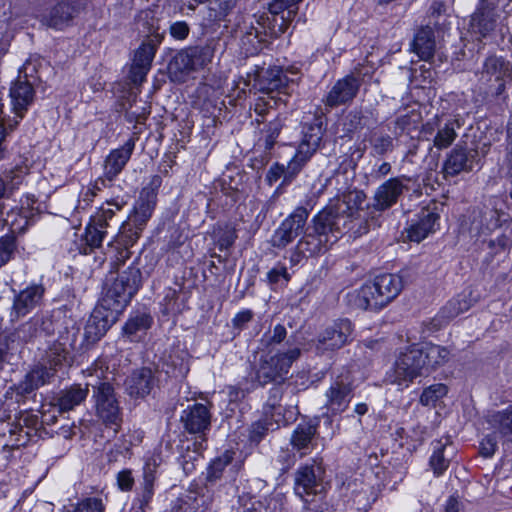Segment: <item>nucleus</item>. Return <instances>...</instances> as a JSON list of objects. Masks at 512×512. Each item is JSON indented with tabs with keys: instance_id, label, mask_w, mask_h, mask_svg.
<instances>
[{
	"instance_id": "nucleus-44",
	"label": "nucleus",
	"mask_w": 512,
	"mask_h": 512,
	"mask_svg": "<svg viewBox=\"0 0 512 512\" xmlns=\"http://www.w3.org/2000/svg\"><path fill=\"white\" fill-rule=\"evenodd\" d=\"M69 351L67 349V341H55L46 351V359L50 364L52 371L55 368L68 362Z\"/></svg>"
},
{
	"instance_id": "nucleus-30",
	"label": "nucleus",
	"mask_w": 512,
	"mask_h": 512,
	"mask_svg": "<svg viewBox=\"0 0 512 512\" xmlns=\"http://www.w3.org/2000/svg\"><path fill=\"white\" fill-rule=\"evenodd\" d=\"M88 387V384L83 387L80 384H73L61 390L55 398V406L59 412H69L84 402L89 393Z\"/></svg>"
},
{
	"instance_id": "nucleus-28",
	"label": "nucleus",
	"mask_w": 512,
	"mask_h": 512,
	"mask_svg": "<svg viewBox=\"0 0 512 512\" xmlns=\"http://www.w3.org/2000/svg\"><path fill=\"white\" fill-rule=\"evenodd\" d=\"M325 396L327 409L335 414L341 413L346 410L353 397V387L351 383L336 380L330 385Z\"/></svg>"
},
{
	"instance_id": "nucleus-32",
	"label": "nucleus",
	"mask_w": 512,
	"mask_h": 512,
	"mask_svg": "<svg viewBox=\"0 0 512 512\" xmlns=\"http://www.w3.org/2000/svg\"><path fill=\"white\" fill-rule=\"evenodd\" d=\"M38 212L32 207L21 206L20 208L12 209L5 219L6 223L10 226L12 233H24L28 226L33 223L34 217Z\"/></svg>"
},
{
	"instance_id": "nucleus-3",
	"label": "nucleus",
	"mask_w": 512,
	"mask_h": 512,
	"mask_svg": "<svg viewBox=\"0 0 512 512\" xmlns=\"http://www.w3.org/2000/svg\"><path fill=\"white\" fill-rule=\"evenodd\" d=\"M141 278L140 269L137 266H129L106 288L100 300L103 307L120 314L138 291Z\"/></svg>"
},
{
	"instance_id": "nucleus-25",
	"label": "nucleus",
	"mask_w": 512,
	"mask_h": 512,
	"mask_svg": "<svg viewBox=\"0 0 512 512\" xmlns=\"http://www.w3.org/2000/svg\"><path fill=\"white\" fill-rule=\"evenodd\" d=\"M497 19L496 4L488 0H481L471 16V27L476 33L486 37L494 31Z\"/></svg>"
},
{
	"instance_id": "nucleus-26",
	"label": "nucleus",
	"mask_w": 512,
	"mask_h": 512,
	"mask_svg": "<svg viewBox=\"0 0 512 512\" xmlns=\"http://www.w3.org/2000/svg\"><path fill=\"white\" fill-rule=\"evenodd\" d=\"M134 147L135 140L133 138H129L121 147L113 149L108 154L104 161V172L109 181H114L122 172L131 158Z\"/></svg>"
},
{
	"instance_id": "nucleus-39",
	"label": "nucleus",
	"mask_w": 512,
	"mask_h": 512,
	"mask_svg": "<svg viewBox=\"0 0 512 512\" xmlns=\"http://www.w3.org/2000/svg\"><path fill=\"white\" fill-rule=\"evenodd\" d=\"M25 174L26 171L20 166L9 171H5L3 175L0 176V199L7 197L18 188L22 183Z\"/></svg>"
},
{
	"instance_id": "nucleus-40",
	"label": "nucleus",
	"mask_w": 512,
	"mask_h": 512,
	"mask_svg": "<svg viewBox=\"0 0 512 512\" xmlns=\"http://www.w3.org/2000/svg\"><path fill=\"white\" fill-rule=\"evenodd\" d=\"M161 42V37L156 34L154 38H148L137 49L134 57L135 63L140 66L151 68L158 44Z\"/></svg>"
},
{
	"instance_id": "nucleus-11",
	"label": "nucleus",
	"mask_w": 512,
	"mask_h": 512,
	"mask_svg": "<svg viewBox=\"0 0 512 512\" xmlns=\"http://www.w3.org/2000/svg\"><path fill=\"white\" fill-rule=\"evenodd\" d=\"M353 332V325L348 319H339L321 331L316 340L315 348L318 353L335 351L345 346Z\"/></svg>"
},
{
	"instance_id": "nucleus-64",
	"label": "nucleus",
	"mask_w": 512,
	"mask_h": 512,
	"mask_svg": "<svg viewBox=\"0 0 512 512\" xmlns=\"http://www.w3.org/2000/svg\"><path fill=\"white\" fill-rule=\"evenodd\" d=\"M306 502V506L303 512H328L329 504L324 500V498L319 499L315 497L312 501L308 499H303Z\"/></svg>"
},
{
	"instance_id": "nucleus-52",
	"label": "nucleus",
	"mask_w": 512,
	"mask_h": 512,
	"mask_svg": "<svg viewBox=\"0 0 512 512\" xmlns=\"http://www.w3.org/2000/svg\"><path fill=\"white\" fill-rule=\"evenodd\" d=\"M105 229L106 228H102L99 225H97L96 223H94V221H92V220L90 221V223L86 227L84 239L86 241V244L91 249L98 248L101 246V243L106 234Z\"/></svg>"
},
{
	"instance_id": "nucleus-16",
	"label": "nucleus",
	"mask_w": 512,
	"mask_h": 512,
	"mask_svg": "<svg viewBox=\"0 0 512 512\" xmlns=\"http://www.w3.org/2000/svg\"><path fill=\"white\" fill-rule=\"evenodd\" d=\"M45 291L46 289L42 284L33 283L17 293L14 296L11 309L12 319L25 317L38 308L43 302Z\"/></svg>"
},
{
	"instance_id": "nucleus-31",
	"label": "nucleus",
	"mask_w": 512,
	"mask_h": 512,
	"mask_svg": "<svg viewBox=\"0 0 512 512\" xmlns=\"http://www.w3.org/2000/svg\"><path fill=\"white\" fill-rule=\"evenodd\" d=\"M505 77L512 80V64L495 55L487 57L483 63L480 80L488 83Z\"/></svg>"
},
{
	"instance_id": "nucleus-7",
	"label": "nucleus",
	"mask_w": 512,
	"mask_h": 512,
	"mask_svg": "<svg viewBox=\"0 0 512 512\" xmlns=\"http://www.w3.org/2000/svg\"><path fill=\"white\" fill-rule=\"evenodd\" d=\"M302 0H274L269 5L270 16H261L258 23L268 30L271 36L279 37L288 28L298 11ZM267 33V31H265Z\"/></svg>"
},
{
	"instance_id": "nucleus-37",
	"label": "nucleus",
	"mask_w": 512,
	"mask_h": 512,
	"mask_svg": "<svg viewBox=\"0 0 512 512\" xmlns=\"http://www.w3.org/2000/svg\"><path fill=\"white\" fill-rule=\"evenodd\" d=\"M461 124L458 119H450L444 123L439 122L437 133L434 137V146L438 149L448 148L457 137V130Z\"/></svg>"
},
{
	"instance_id": "nucleus-33",
	"label": "nucleus",
	"mask_w": 512,
	"mask_h": 512,
	"mask_svg": "<svg viewBox=\"0 0 512 512\" xmlns=\"http://www.w3.org/2000/svg\"><path fill=\"white\" fill-rule=\"evenodd\" d=\"M420 349L422 350V360H424L426 374L443 366L450 357V351L440 345L427 344Z\"/></svg>"
},
{
	"instance_id": "nucleus-17",
	"label": "nucleus",
	"mask_w": 512,
	"mask_h": 512,
	"mask_svg": "<svg viewBox=\"0 0 512 512\" xmlns=\"http://www.w3.org/2000/svg\"><path fill=\"white\" fill-rule=\"evenodd\" d=\"M436 204L421 209L416 219L406 228L407 238L413 242H421L429 234L435 232L440 215Z\"/></svg>"
},
{
	"instance_id": "nucleus-15",
	"label": "nucleus",
	"mask_w": 512,
	"mask_h": 512,
	"mask_svg": "<svg viewBox=\"0 0 512 512\" xmlns=\"http://www.w3.org/2000/svg\"><path fill=\"white\" fill-rule=\"evenodd\" d=\"M410 178L402 175L390 178L382 183L375 191L372 208L375 211L383 212L394 206L404 191L408 190Z\"/></svg>"
},
{
	"instance_id": "nucleus-62",
	"label": "nucleus",
	"mask_w": 512,
	"mask_h": 512,
	"mask_svg": "<svg viewBox=\"0 0 512 512\" xmlns=\"http://www.w3.org/2000/svg\"><path fill=\"white\" fill-rule=\"evenodd\" d=\"M283 127L282 120L279 118H275L274 120L270 121L269 124L266 127V148L270 149L273 147L276 138L278 137L281 129Z\"/></svg>"
},
{
	"instance_id": "nucleus-36",
	"label": "nucleus",
	"mask_w": 512,
	"mask_h": 512,
	"mask_svg": "<svg viewBox=\"0 0 512 512\" xmlns=\"http://www.w3.org/2000/svg\"><path fill=\"white\" fill-rule=\"evenodd\" d=\"M220 46L219 38H210L204 45L188 47L196 70L210 63Z\"/></svg>"
},
{
	"instance_id": "nucleus-14",
	"label": "nucleus",
	"mask_w": 512,
	"mask_h": 512,
	"mask_svg": "<svg viewBox=\"0 0 512 512\" xmlns=\"http://www.w3.org/2000/svg\"><path fill=\"white\" fill-rule=\"evenodd\" d=\"M479 161V151L476 148H467L458 144L448 153L443 163L444 177H454L462 172H471Z\"/></svg>"
},
{
	"instance_id": "nucleus-4",
	"label": "nucleus",
	"mask_w": 512,
	"mask_h": 512,
	"mask_svg": "<svg viewBox=\"0 0 512 512\" xmlns=\"http://www.w3.org/2000/svg\"><path fill=\"white\" fill-rule=\"evenodd\" d=\"M301 355V349L293 347L285 352L263 355L260 358L256 378L260 384L282 385L288 378L289 370Z\"/></svg>"
},
{
	"instance_id": "nucleus-53",
	"label": "nucleus",
	"mask_w": 512,
	"mask_h": 512,
	"mask_svg": "<svg viewBox=\"0 0 512 512\" xmlns=\"http://www.w3.org/2000/svg\"><path fill=\"white\" fill-rule=\"evenodd\" d=\"M106 206H102L99 211L91 218L94 223L99 225L102 228H107L110 225V221L115 216L116 211L121 209V206L118 204H113L111 202H107Z\"/></svg>"
},
{
	"instance_id": "nucleus-59",
	"label": "nucleus",
	"mask_w": 512,
	"mask_h": 512,
	"mask_svg": "<svg viewBox=\"0 0 512 512\" xmlns=\"http://www.w3.org/2000/svg\"><path fill=\"white\" fill-rule=\"evenodd\" d=\"M161 459L159 456L152 455L146 458L143 467V483L154 484L155 474L159 467Z\"/></svg>"
},
{
	"instance_id": "nucleus-55",
	"label": "nucleus",
	"mask_w": 512,
	"mask_h": 512,
	"mask_svg": "<svg viewBox=\"0 0 512 512\" xmlns=\"http://www.w3.org/2000/svg\"><path fill=\"white\" fill-rule=\"evenodd\" d=\"M280 103L285 104V100L281 96H267V98H259L254 106L255 113L259 117H261V119H256L257 123H261L263 121V117L267 113L269 108H272L273 106H278Z\"/></svg>"
},
{
	"instance_id": "nucleus-5",
	"label": "nucleus",
	"mask_w": 512,
	"mask_h": 512,
	"mask_svg": "<svg viewBox=\"0 0 512 512\" xmlns=\"http://www.w3.org/2000/svg\"><path fill=\"white\" fill-rule=\"evenodd\" d=\"M426 375L422 350L411 346L401 351L393 367L386 373L385 380L390 384L408 387L417 377Z\"/></svg>"
},
{
	"instance_id": "nucleus-27",
	"label": "nucleus",
	"mask_w": 512,
	"mask_h": 512,
	"mask_svg": "<svg viewBox=\"0 0 512 512\" xmlns=\"http://www.w3.org/2000/svg\"><path fill=\"white\" fill-rule=\"evenodd\" d=\"M156 384L152 369L143 367L133 371L126 379V392L133 398H143L150 394Z\"/></svg>"
},
{
	"instance_id": "nucleus-20",
	"label": "nucleus",
	"mask_w": 512,
	"mask_h": 512,
	"mask_svg": "<svg viewBox=\"0 0 512 512\" xmlns=\"http://www.w3.org/2000/svg\"><path fill=\"white\" fill-rule=\"evenodd\" d=\"M181 422L189 434L204 436L211 426L210 409L202 404L195 403L188 406L181 414Z\"/></svg>"
},
{
	"instance_id": "nucleus-42",
	"label": "nucleus",
	"mask_w": 512,
	"mask_h": 512,
	"mask_svg": "<svg viewBox=\"0 0 512 512\" xmlns=\"http://www.w3.org/2000/svg\"><path fill=\"white\" fill-rule=\"evenodd\" d=\"M500 231L499 235L487 241L491 256L508 253L512 247V226H505V228Z\"/></svg>"
},
{
	"instance_id": "nucleus-1",
	"label": "nucleus",
	"mask_w": 512,
	"mask_h": 512,
	"mask_svg": "<svg viewBox=\"0 0 512 512\" xmlns=\"http://www.w3.org/2000/svg\"><path fill=\"white\" fill-rule=\"evenodd\" d=\"M366 195L361 190H348L337 194L311 220L304 235L290 255L292 265L303 257L325 253L338 241L346 229L360 236L369 231V222L362 215Z\"/></svg>"
},
{
	"instance_id": "nucleus-12",
	"label": "nucleus",
	"mask_w": 512,
	"mask_h": 512,
	"mask_svg": "<svg viewBox=\"0 0 512 512\" xmlns=\"http://www.w3.org/2000/svg\"><path fill=\"white\" fill-rule=\"evenodd\" d=\"M160 185L161 178L159 176H154L150 184L142 189L133 212L126 220L141 233L144 230L156 206L157 189Z\"/></svg>"
},
{
	"instance_id": "nucleus-34",
	"label": "nucleus",
	"mask_w": 512,
	"mask_h": 512,
	"mask_svg": "<svg viewBox=\"0 0 512 512\" xmlns=\"http://www.w3.org/2000/svg\"><path fill=\"white\" fill-rule=\"evenodd\" d=\"M413 51L422 59L429 60L434 55V32L429 26L422 27L416 33L413 41Z\"/></svg>"
},
{
	"instance_id": "nucleus-6",
	"label": "nucleus",
	"mask_w": 512,
	"mask_h": 512,
	"mask_svg": "<svg viewBox=\"0 0 512 512\" xmlns=\"http://www.w3.org/2000/svg\"><path fill=\"white\" fill-rule=\"evenodd\" d=\"M324 473V468L317 460L301 466L295 473L294 490L296 495L302 499L310 495L319 499L325 498Z\"/></svg>"
},
{
	"instance_id": "nucleus-57",
	"label": "nucleus",
	"mask_w": 512,
	"mask_h": 512,
	"mask_svg": "<svg viewBox=\"0 0 512 512\" xmlns=\"http://www.w3.org/2000/svg\"><path fill=\"white\" fill-rule=\"evenodd\" d=\"M102 500L95 497L85 498L73 505L72 511L68 512H104Z\"/></svg>"
},
{
	"instance_id": "nucleus-9",
	"label": "nucleus",
	"mask_w": 512,
	"mask_h": 512,
	"mask_svg": "<svg viewBox=\"0 0 512 512\" xmlns=\"http://www.w3.org/2000/svg\"><path fill=\"white\" fill-rule=\"evenodd\" d=\"M308 216V209L297 207L274 231L270 240L271 246L284 249L291 244L304 231Z\"/></svg>"
},
{
	"instance_id": "nucleus-43",
	"label": "nucleus",
	"mask_w": 512,
	"mask_h": 512,
	"mask_svg": "<svg viewBox=\"0 0 512 512\" xmlns=\"http://www.w3.org/2000/svg\"><path fill=\"white\" fill-rule=\"evenodd\" d=\"M369 143L373 156H385L394 150V139L389 134L374 132L371 134Z\"/></svg>"
},
{
	"instance_id": "nucleus-29",
	"label": "nucleus",
	"mask_w": 512,
	"mask_h": 512,
	"mask_svg": "<svg viewBox=\"0 0 512 512\" xmlns=\"http://www.w3.org/2000/svg\"><path fill=\"white\" fill-rule=\"evenodd\" d=\"M485 421L504 442L512 443V405L488 411Z\"/></svg>"
},
{
	"instance_id": "nucleus-47",
	"label": "nucleus",
	"mask_w": 512,
	"mask_h": 512,
	"mask_svg": "<svg viewBox=\"0 0 512 512\" xmlns=\"http://www.w3.org/2000/svg\"><path fill=\"white\" fill-rule=\"evenodd\" d=\"M446 445L437 441L434 445V451L430 457V467L436 476H440L449 466V459L444 455Z\"/></svg>"
},
{
	"instance_id": "nucleus-18",
	"label": "nucleus",
	"mask_w": 512,
	"mask_h": 512,
	"mask_svg": "<svg viewBox=\"0 0 512 512\" xmlns=\"http://www.w3.org/2000/svg\"><path fill=\"white\" fill-rule=\"evenodd\" d=\"M83 6L84 0H60L43 17V22L50 28L62 30L71 24Z\"/></svg>"
},
{
	"instance_id": "nucleus-8",
	"label": "nucleus",
	"mask_w": 512,
	"mask_h": 512,
	"mask_svg": "<svg viewBox=\"0 0 512 512\" xmlns=\"http://www.w3.org/2000/svg\"><path fill=\"white\" fill-rule=\"evenodd\" d=\"M93 388L96 416L106 426L119 427L122 421V413L114 393V388L108 382H101Z\"/></svg>"
},
{
	"instance_id": "nucleus-2",
	"label": "nucleus",
	"mask_w": 512,
	"mask_h": 512,
	"mask_svg": "<svg viewBox=\"0 0 512 512\" xmlns=\"http://www.w3.org/2000/svg\"><path fill=\"white\" fill-rule=\"evenodd\" d=\"M402 289L403 280L400 275L385 273L349 293L347 297L349 304L354 308L378 311L392 302Z\"/></svg>"
},
{
	"instance_id": "nucleus-60",
	"label": "nucleus",
	"mask_w": 512,
	"mask_h": 512,
	"mask_svg": "<svg viewBox=\"0 0 512 512\" xmlns=\"http://www.w3.org/2000/svg\"><path fill=\"white\" fill-rule=\"evenodd\" d=\"M195 443L193 444V448L187 446L186 453L182 454L180 457V464L186 474H190L195 469V462H197L200 458V453L197 452L195 448Z\"/></svg>"
},
{
	"instance_id": "nucleus-13",
	"label": "nucleus",
	"mask_w": 512,
	"mask_h": 512,
	"mask_svg": "<svg viewBox=\"0 0 512 512\" xmlns=\"http://www.w3.org/2000/svg\"><path fill=\"white\" fill-rule=\"evenodd\" d=\"M9 97L11 109L14 113L13 120L7 122L10 130H14L27 112L29 106L34 102L35 91L32 84L25 78L19 77L10 87Z\"/></svg>"
},
{
	"instance_id": "nucleus-46",
	"label": "nucleus",
	"mask_w": 512,
	"mask_h": 512,
	"mask_svg": "<svg viewBox=\"0 0 512 512\" xmlns=\"http://www.w3.org/2000/svg\"><path fill=\"white\" fill-rule=\"evenodd\" d=\"M233 458L234 452L231 450H226L219 457L215 458L208 468L207 479L214 481L220 478L223 470L232 462Z\"/></svg>"
},
{
	"instance_id": "nucleus-50",
	"label": "nucleus",
	"mask_w": 512,
	"mask_h": 512,
	"mask_svg": "<svg viewBox=\"0 0 512 512\" xmlns=\"http://www.w3.org/2000/svg\"><path fill=\"white\" fill-rule=\"evenodd\" d=\"M140 235L141 232L138 229H136L129 222L125 221L124 223H122L119 229L116 241L125 249H128L129 247L133 246L136 243Z\"/></svg>"
},
{
	"instance_id": "nucleus-58",
	"label": "nucleus",
	"mask_w": 512,
	"mask_h": 512,
	"mask_svg": "<svg viewBox=\"0 0 512 512\" xmlns=\"http://www.w3.org/2000/svg\"><path fill=\"white\" fill-rule=\"evenodd\" d=\"M282 388L280 385H277L276 387L272 388L270 391V396L267 400V403L265 405V413L271 414L273 417L275 413L278 415L281 414V398H282Z\"/></svg>"
},
{
	"instance_id": "nucleus-49",
	"label": "nucleus",
	"mask_w": 512,
	"mask_h": 512,
	"mask_svg": "<svg viewBox=\"0 0 512 512\" xmlns=\"http://www.w3.org/2000/svg\"><path fill=\"white\" fill-rule=\"evenodd\" d=\"M170 68L185 74L196 70L189 48L182 49L174 56Z\"/></svg>"
},
{
	"instance_id": "nucleus-10",
	"label": "nucleus",
	"mask_w": 512,
	"mask_h": 512,
	"mask_svg": "<svg viewBox=\"0 0 512 512\" xmlns=\"http://www.w3.org/2000/svg\"><path fill=\"white\" fill-rule=\"evenodd\" d=\"M323 137L321 123L305 124L302 130V139L296 154L290 160L291 174H298L304 165L310 160L320 146Z\"/></svg>"
},
{
	"instance_id": "nucleus-61",
	"label": "nucleus",
	"mask_w": 512,
	"mask_h": 512,
	"mask_svg": "<svg viewBox=\"0 0 512 512\" xmlns=\"http://www.w3.org/2000/svg\"><path fill=\"white\" fill-rule=\"evenodd\" d=\"M113 181H109L106 176L105 172H103V175L95 180V182L87 189L85 194L83 195L82 201L86 202L87 204L92 201L93 197L97 195V193L104 188L110 187Z\"/></svg>"
},
{
	"instance_id": "nucleus-51",
	"label": "nucleus",
	"mask_w": 512,
	"mask_h": 512,
	"mask_svg": "<svg viewBox=\"0 0 512 512\" xmlns=\"http://www.w3.org/2000/svg\"><path fill=\"white\" fill-rule=\"evenodd\" d=\"M448 392L446 385L442 383L433 384L425 388L420 396L421 404L425 406L435 405Z\"/></svg>"
},
{
	"instance_id": "nucleus-45",
	"label": "nucleus",
	"mask_w": 512,
	"mask_h": 512,
	"mask_svg": "<svg viewBox=\"0 0 512 512\" xmlns=\"http://www.w3.org/2000/svg\"><path fill=\"white\" fill-rule=\"evenodd\" d=\"M287 336V330L284 325L277 324L272 330L264 333L260 340L262 349L271 350L274 346L282 343Z\"/></svg>"
},
{
	"instance_id": "nucleus-24",
	"label": "nucleus",
	"mask_w": 512,
	"mask_h": 512,
	"mask_svg": "<svg viewBox=\"0 0 512 512\" xmlns=\"http://www.w3.org/2000/svg\"><path fill=\"white\" fill-rule=\"evenodd\" d=\"M511 221V216L502 210L485 209L480 212L478 219H474L472 229L480 235L488 236L511 225Z\"/></svg>"
},
{
	"instance_id": "nucleus-48",
	"label": "nucleus",
	"mask_w": 512,
	"mask_h": 512,
	"mask_svg": "<svg viewBox=\"0 0 512 512\" xmlns=\"http://www.w3.org/2000/svg\"><path fill=\"white\" fill-rule=\"evenodd\" d=\"M236 0H216L210 7L208 19L210 21H222L234 9Z\"/></svg>"
},
{
	"instance_id": "nucleus-38",
	"label": "nucleus",
	"mask_w": 512,
	"mask_h": 512,
	"mask_svg": "<svg viewBox=\"0 0 512 512\" xmlns=\"http://www.w3.org/2000/svg\"><path fill=\"white\" fill-rule=\"evenodd\" d=\"M152 324V318L147 313H136L131 316L123 327V334L131 341L138 338L139 334L145 333Z\"/></svg>"
},
{
	"instance_id": "nucleus-54",
	"label": "nucleus",
	"mask_w": 512,
	"mask_h": 512,
	"mask_svg": "<svg viewBox=\"0 0 512 512\" xmlns=\"http://www.w3.org/2000/svg\"><path fill=\"white\" fill-rule=\"evenodd\" d=\"M289 167H290V162L288 163V165L286 167L284 165H280L278 163L272 165L267 172L266 180L269 182V184H273L281 177L284 178L285 183L292 181V179L297 174H291Z\"/></svg>"
},
{
	"instance_id": "nucleus-22",
	"label": "nucleus",
	"mask_w": 512,
	"mask_h": 512,
	"mask_svg": "<svg viewBox=\"0 0 512 512\" xmlns=\"http://www.w3.org/2000/svg\"><path fill=\"white\" fill-rule=\"evenodd\" d=\"M118 313L103 307V303L93 310L85 327V335L91 341H97L103 337L109 328L116 322Z\"/></svg>"
},
{
	"instance_id": "nucleus-19",
	"label": "nucleus",
	"mask_w": 512,
	"mask_h": 512,
	"mask_svg": "<svg viewBox=\"0 0 512 512\" xmlns=\"http://www.w3.org/2000/svg\"><path fill=\"white\" fill-rule=\"evenodd\" d=\"M297 75V70H283L280 67L269 68L259 81L260 90L267 94V96H273L274 92L278 93L277 97H283L285 102L289 96L287 91L289 83H294L295 79L290 78L288 73Z\"/></svg>"
},
{
	"instance_id": "nucleus-63",
	"label": "nucleus",
	"mask_w": 512,
	"mask_h": 512,
	"mask_svg": "<svg viewBox=\"0 0 512 512\" xmlns=\"http://www.w3.org/2000/svg\"><path fill=\"white\" fill-rule=\"evenodd\" d=\"M213 497L209 491L199 493L194 497L192 509L195 512H208L212 508Z\"/></svg>"
},
{
	"instance_id": "nucleus-56",
	"label": "nucleus",
	"mask_w": 512,
	"mask_h": 512,
	"mask_svg": "<svg viewBox=\"0 0 512 512\" xmlns=\"http://www.w3.org/2000/svg\"><path fill=\"white\" fill-rule=\"evenodd\" d=\"M16 249L14 236L6 235L0 238V267L7 264Z\"/></svg>"
},
{
	"instance_id": "nucleus-23",
	"label": "nucleus",
	"mask_w": 512,
	"mask_h": 512,
	"mask_svg": "<svg viewBox=\"0 0 512 512\" xmlns=\"http://www.w3.org/2000/svg\"><path fill=\"white\" fill-rule=\"evenodd\" d=\"M54 376L52 368L44 366L35 367L26 374L24 379L10 389L16 394V401L20 403L24 398L41 386L49 383Z\"/></svg>"
},
{
	"instance_id": "nucleus-35",
	"label": "nucleus",
	"mask_w": 512,
	"mask_h": 512,
	"mask_svg": "<svg viewBox=\"0 0 512 512\" xmlns=\"http://www.w3.org/2000/svg\"><path fill=\"white\" fill-rule=\"evenodd\" d=\"M316 433L317 426L311 423H301L293 431L290 443L295 450L300 452L301 457L307 454L305 450L312 444Z\"/></svg>"
},
{
	"instance_id": "nucleus-41",
	"label": "nucleus",
	"mask_w": 512,
	"mask_h": 512,
	"mask_svg": "<svg viewBox=\"0 0 512 512\" xmlns=\"http://www.w3.org/2000/svg\"><path fill=\"white\" fill-rule=\"evenodd\" d=\"M471 305L472 302L468 295L459 294L446 303L441 309L440 315L442 318L450 320L467 311Z\"/></svg>"
},
{
	"instance_id": "nucleus-21",
	"label": "nucleus",
	"mask_w": 512,
	"mask_h": 512,
	"mask_svg": "<svg viewBox=\"0 0 512 512\" xmlns=\"http://www.w3.org/2000/svg\"><path fill=\"white\" fill-rule=\"evenodd\" d=\"M361 86L360 78L353 74L336 81L324 99L326 106L333 108L351 102Z\"/></svg>"
}]
</instances>
